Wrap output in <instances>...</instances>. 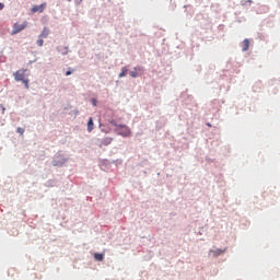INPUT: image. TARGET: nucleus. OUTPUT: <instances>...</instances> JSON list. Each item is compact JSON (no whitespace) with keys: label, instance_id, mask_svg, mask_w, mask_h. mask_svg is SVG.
Segmentation results:
<instances>
[{"label":"nucleus","instance_id":"14","mask_svg":"<svg viewBox=\"0 0 280 280\" xmlns=\"http://www.w3.org/2000/svg\"><path fill=\"white\" fill-rule=\"evenodd\" d=\"M38 47H42L44 45L43 38L37 39Z\"/></svg>","mask_w":280,"mask_h":280},{"label":"nucleus","instance_id":"16","mask_svg":"<svg viewBox=\"0 0 280 280\" xmlns=\"http://www.w3.org/2000/svg\"><path fill=\"white\" fill-rule=\"evenodd\" d=\"M92 104H93V106H96V105H97V102H96L95 98L92 100Z\"/></svg>","mask_w":280,"mask_h":280},{"label":"nucleus","instance_id":"10","mask_svg":"<svg viewBox=\"0 0 280 280\" xmlns=\"http://www.w3.org/2000/svg\"><path fill=\"white\" fill-rule=\"evenodd\" d=\"M93 129H94L93 118L90 117V120H89V122H88V130H89V132L91 133V132L93 131Z\"/></svg>","mask_w":280,"mask_h":280},{"label":"nucleus","instance_id":"13","mask_svg":"<svg viewBox=\"0 0 280 280\" xmlns=\"http://www.w3.org/2000/svg\"><path fill=\"white\" fill-rule=\"evenodd\" d=\"M24 132H25V129H24V128H21V127L18 128V133H20L21 136H23Z\"/></svg>","mask_w":280,"mask_h":280},{"label":"nucleus","instance_id":"9","mask_svg":"<svg viewBox=\"0 0 280 280\" xmlns=\"http://www.w3.org/2000/svg\"><path fill=\"white\" fill-rule=\"evenodd\" d=\"M128 71H129L128 67H122L121 72L119 73V78H126Z\"/></svg>","mask_w":280,"mask_h":280},{"label":"nucleus","instance_id":"5","mask_svg":"<svg viewBox=\"0 0 280 280\" xmlns=\"http://www.w3.org/2000/svg\"><path fill=\"white\" fill-rule=\"evenodd\" d=\"M45 8H47V3L44 2V3L39 4V5H34L32 8V12L33 13H35V12L42 13V12H45Z\"/></svg>","mask_w":280,"mask_h":280},{"label":"nucleus","instance_id":"15","mask_svg":"<svg viewBox=\"0 0 280 280\" xmlns=\"http://www.w3.org/2000/svg\"><path fill=\"white\" fill-rule=\"evenodd\" d=\"M22 82L25 84L26 89H28V88H30V85H28V83H30V80H27V79H24Z\"/></svg>","mask_w":280,"mask_h":280},{"label":"nucleus","instance_id":"7","mask_svg":"<svg viewBox=\"0 0 280 280\" xmlns=\"http://www.w3.org/2000/svg\"><path fill=\"white\" fill-rule=\"evenodd\" d=\"M249 47H250L249 39H243V51H248Z\"/></svg>","mask_w":280,"mask_h":280},{"label":"nucleus","instance_id":"2","mask_svg":"<svg viewBox=\"0 0 280 280\" xmlns=\"http://www.w3.org/2000/svg\"><path fill=\"white\" fill-rule=\"evenodd\" d=\"M27 27V22H23L22 24L20 23H15L13 24V35L19 34L20 32H22L23 30H25Z\"/></svg>","mask_w":280,"mask_h":280},{"label":"nucleus","instance_id":"17","mask_svg":"<svg viewBox=\"0 0 280 280\" xmlns=\"http://www.w3.org/2000/svg\"><path fill=\"white\" fill-rule=\"evenodd\" d=\"M71 73H72V71L68 70V71L66 72V75H71Z\"/></svg>","mask_w":280,"mask_h":280},{"label":"nucleus","instance_id":"1","mask_svg":"<svg viewBox=\"0 0 280 280\" xmlns=\"http://www.w3.org/2000/svg\"><path fill=\"white\" fill-rule=\"evenodd\" d=\"M112 125L116 128V132L120 137H131L132 131L127 125H119L116 121H112Z\"/></svg>","mask_w":280,"mask_h":280},{"label":"nucleus","instance_id":"19","mask_svg":"<svg viewBox=\"0 0 280 280\" xmlns=\"http://www.w3.org/2000/svg\"><path fill=\"white\" fill-rule=\"evenodd\" d=\"M208 127H211V124H208Z\"/></svg>","mask_w":280,"mask_h":280},{"label":"nucleus","instance_id":"11","mask_svg":"<svg viewBox=\"0 0 280 280\" xmlns=\"http://www.w3.org/2000/svg\"><path fill=\"white\" fill-rule=\"evenodd\" d=\"M94 258L96 261L102 262L104 259V255L100 253H95Z\"/></svg>","mask_w":280,"mask_h":280},{"label":"nucleus","instance_id":"12","mask_svg":"<svg viewBox=\"0 0 280 280\" xmlns=\"http://www.w3.org/2000/svg\"><path fill=\"white\" fill-rule=\"evenodd\" d=\"M113 142V138H105L102 140L103 145H108Z\"/></svg>","mask_w":280,"mask_h":280},{"label":"nucleus","instance_id":"8","mask_svg":"<svg viewBox=\"0 0 280 280\" xmlns=\"http://www.w3.org/2000/svg\"><path fill=\"white\" fill-rule=\"evenodd\" d=\"M50 34V31L47 27H44L42 34L39 35V38H47Z\"/></svg>","mask_w":280,"mask_h":280},{"label":"nucleus","instance_id":"6","mask_svg":"<svg viewBox=\"0 0 280 280\" xmlns=\"http://www.w3.org/2000/svg\"><path fill=\"white\" fill-rule=\"evenodd\" d=\"M210 253H212L214 257H219V256H221L222 254L225 253V249L218 248V249H214V250H210Z\"/></svg>","mask_w":280,"mask_h":280},{"label":"nucleus","instance_id":"3","mask_svg":"<svg viewBox=\"0 0 280 280\" xmlns=\"http://www.w3.org/2000/svg\"><path fill=\"white\" fill-rule=\"evenodd\" d=\"M25 69L18 70L13 73V78H15L16 81H23L25 79Z\"/></svg>","mask_w":280,"mask_h":280},{"label":"nucleus","instance_id":"18","mask_svg":"<svg viewBox=\"0 0 280 280\" xmlns=\"http://www.w3.org/2000/svg\"><path fill=\"white\" fill-rule=\"evenodd\" d=\"M3 8H4V4L0 3V10H3Z\"/></svg>","mask_w":280,"mask_h":280},{"label":"nucleus","instance_id":"4","mask_svg":"<svg viewBox=\"0 0 280 280\" xmlns=\"http://www.w3.org/2000/svg\"><path fill=\"white\" fill-rule=\"evenodd\" d=\"M143 69L141 67H135L132 71L129 72L130 78H139Z\"/></svg>","mask_w":280,"mask_h":280}]
</instances>
